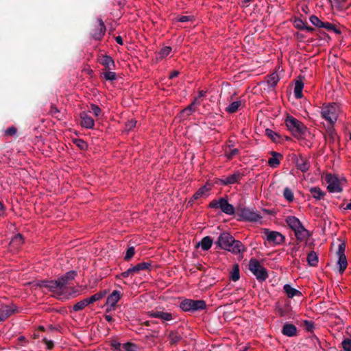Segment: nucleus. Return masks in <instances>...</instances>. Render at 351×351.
Here are the masks:
<instances>
[{"instance_id":"obj_1","label":"nucleus","mask_w":351,"mask_h":351,"mask_svg":"<svg viewBox=\"0 0 351 351\" xmlns=\"http://www.w3.org/2000/svg\"><path fill=\"white\" fill-rule=\"evenodd\" d=\"M38 285L44 292H50L53 297L58 299L68 298L69 292L59 278L57 280L41 281Z\"/></svg>"},{"instance_id":"obj_2","label":"nucleus","mask_w":351,"mask_h":351,"mask_svg":"<svg viewBox=\"0 0 351 351\" xmlns=\"http://www.w3.org/2000/svg\"><path fill=\"white\" fill-rule=\"evenodd\" d=\"M221 249H224L235 254L245 251V247L242 243L235 240L228 232L221 233Z\"/></svg>"},{"instance_id":"obj_3","label":"nucleus","mask_w":351,"mask_h":351,"mask_svg":"<svg viewBox=\"0 0 351 351\" xmlns=\"http://www.w3.org/2000/svg\"><path fill=\"white\" fill-rule=\"evenodd\" d=\"M288 226L294 231L298 241H306L310 237L309 232L302 225L300 221L294 216H289L286 218Z\"/></svg>"},{"instance_id":"obj_4","label":"nucleus","mask_w":351,"mask_h":351,"mask_svg":"<svg viewBox=\"0 0 351 351\" xmlns=\"http://www.w3.org/2000/svg\"><path fill=\"white\" fill-rule=\"evenodd\" d=\"M339 112V106L337 104L324 105L321 109L322 118L327 121L331 125L337 121Z\"/></svg>"},{"instance_id":"obj_5","label":"nucleus","mask_w":351,"mask_h":351,"mask_svg":"<svg viewBox=\"0 0 351 351\" xmlns=\"http://www.w3.org/2000/svg\"><path fill=\"white\" fill-rule=\"evenodd\" d=\"M285 122L288 129L296 137H301L306 130V128L300 121L293 117H287Z\"/></svg>"},{"instance_id":"obj_6","label":"nucleus","mask_w":351,"mask_h":351,"mask_svg":"<svg viewBox=\"0 0 351 351\" xmlns=\"http://www.w3.org/2000/svg\"><path fill=\"white\" fill-rule=\"evenodd\" d=\"M248 269L258 280H265L268 276L266 269L255 258L250 259Z\"/></svg>"},{"instance_id":"obj_7","label":"nucleus","mask_w":351,"mask_h":351,"mask_svg":"<svg viewBox=\"0 0 351 351\" xmlns=\"http://www.w3.org/2000/svg\"><path fill=\"white\" fill-rule=\"evenodd\" d=\"M328 184L327 189L331 193H339L342 191V186L346 182L344 178L339 179L335 176L331 174L326 175L325 178Z\"/></svg>"},{"instance_id":"obj_8","label":"nucleus","mask_w":351,"mask_h":351,"mask_svg":"<svg viewBox=\"0 0 351 351\" xmlns=\"http://www.w3.org/2000/svg\"><path fill=\"white\" fill-rule=\"evenodd\" d=\"M180 307L184 311H195L205 308L206 304L204 301L202 300H193L185 299L181 302Z\"/></svg>"},{"instance_id":"obj_9","label":"nucleus","mask_w":351,"mask_h":351,"mask_svg":"<svg viewBox=\"0 0 351 351\" xmlns=\"http://www.w3.org/2000/svg\"><path fill=\"white\" fill-rule=\"evenodd\" d=\"M122 296L120 291H113L107 298L106 306H107L106 313L114 311L117 303L119 301Z\"/></svg>"},{"instance_id":"obj_10","label":"nucleus","mask_w":351,"mask_h":351,"mask_svg":"<svg viewBox=\"0 0 351 351\" xmlns=\"http://www.w3.org/2000/svg\"><path fill=\"white\" fill-rule=\"evenodd\" d=\"M264 234L266 237V239L271 245H280L285 241V237L278 232L265 229Z\"/></svg>"},{"instance_id":"obj_11","label":"nucleus","mask_w":351,"mask_h":351,"mask_svg":"<svg viewBox=\"0 0 351 351\" xmlns=\"http://www.w3.org/2000/svg\"><path fill=\"white\" fill-rule=\"evenodd\" d=\"M106 32V27L102 19H97V23L92 30V37L97 40H100L104 37Z\"/></svg>"},{"instance_id":"obj_12","label":"nucleus","mask_w":351,"mask_h":351,"mask_svg":"<svg viewBox=\"0 0 351 351\" xmlns=\"http://www.w3.org/2000/svg\"><path fill=\"white\" fill-rule=\"evenodd\" d=\"M239 215L243 219L251 221H256L260 219V216L253 210L244 208L239 210Z\"/></svg>"},{"instance_id":"obj_13","label":"nucleus","mask_w":351,"mask_h":351,"mask_svg":"<svg viewBox=\"0 0 351 351\" xmlns=\"http://www.w3.org/2000/svg\"><path fill=\"white\" fill-rule=\"evenodd\" d=\"M200 105V101L198 98H195L193 101L182 110L180 116L183 119L187 118L197 110V107Z\"/></svg>"},{"instance_id":"obj_14","label":"nucleus","mask_w":351,"mask_h":351,"mask_svg":"<svg viewBox=\"0 0 351 351\" xmlns=\"http://www.w3.org/2000/svg\"><path fill=\"white\" fill-rule=\"evenodd\" d=\"M16 311L14 305H2L0 307V322L4 321Z\"/></svg>"},{"instance_id":"obj_15","label":"nucleus","mask_w":351,"mask_h":351,"mask_svg":"<svg viewBox=\"0 0 351 351\" xmlns=\"http://www.w3.org/2000/svg\"><path fill=\"white\" fill-rule=\"evenodd\" d=\"M148 315L151 317L160 318L163 321H170L173 317L171 313L160 311H149Z\"/></svg>"},{"instance_id":"obj_16","label":"nucleus","mask_w":351,"mask_h":351,"mask_svg":"<svg viewBox=\"0 0 351 351\" xmlns=\"http://www.w3.org/2000/svg\"><path fill=\"white\" fill-rule=\"evenodd\" d=\"M241 173L239 171L234 172L233 174L221 179V184L228 185L238 182L241 178Z\"/></svg>"},{"instance_id":"obj_17","label":"nucleus","mask_w":351,"mask_h":351,"mask_svg":"<svg viewBox=\"0 0 351 351\" xmlns=\"http://www.w3.org/2000/svg\"><path fill=\"white\" fill-rule=\"evenodd\" d=\"M212 184L207 183L204 186L199 189V190L193 195V199L197 200L202 197H206L208 195V191L211 189Z\"/></svg>"},{"instance_id":"obj_18","label":"nucleus","mask_w":351,"mask_h":351,"mask_svg":"<svg viewBox=\"0 0 351 351\" xmlns=\"http://www.w3.org/2000/svg\"><path fill=\"white\" fill-rule=\"evenodd\" d=\"M296 167L302 172H306L310 167L309 162L305 157L300 156L295 159Z\"/></svg>"},{"instance_id":"obj_19","label":"nucleus","mask_w":351,"mask_h":351,"mask_svg":"<svg viewBox=\"0 0 351 351\" xmlns=\"http://www.w3.org/2000/svg\"><path fill=\"white\" fill-rule=\"evenodd\" d=\"M221 211L232 215H234L235 210L234 206L229 204L225 197H221Z\"/></svg>"},{"instance_id":"obj_20","label":"nucleus","mask_w":351,"mask_h":351,"mask_svg":"<svg viewBox=\"0 0 351 351\" xmlns=\"http://www.w3.org/2000/svg\"><path fill=\"white\" fill-rule=\"evenodd\" d=\"M81 125L86 128H93L95 124L94 120L88 116L86 112H82L80 114Z\"/></svg>"},{"instance_id":"obj_21","label":"nucleus","mask_w":351,"mask_h":351,"mask_svg":"<svg viewBox=\"0 0 351 351\" xmlns=\"http://www.w3.org/2000/svg\"><path fill=\"white\" fill-rule=\"evenodd\" d=\"M23 243V238L21 234H19L12 239L10 243V247L12 250H17Z\"/></svg>"},{"instance_id":"obj_22","label":"nucleus","mask_w":351,"mask_h":351,"mask_svg":"<svg viewBox=\"0 0 351 351\" xmlns=\"http://www.w3.org/2000/svg\"><path fill=\"white\" fill-rule=\"evenodd\" d=\"M297 332L296 327L291 324H285L282 329V333L284 335L288 336V337H293L295 335Z\"/></svg>"},{"instance_id":"obj_23","label":"nucleus","mask_w":351,"mask_h":351,"mask_svg":"<svg viewBox=\"0 0 351 351\" xmlns=\"http://www.w3.org/2000/svg\"><path fill=\"white\" fill-rule=\"evenodd\" d=\"M99 62L104 66L107 69L111 70L114 69L115 67L114 62L113 59L109 56H103L100 60Z\"/></svg>"},{"instance_id":"obj_24","label":"nucleus","mask_w":351,"mask_h":351,"mask_svg":"<svg viewBox=\"0 0 351 351\" xmlns=\"http://www.w3.org/2000/svg\"><path fill=\"white\" fill-rule=\"evenodd\" d=\"M271 155L272 156L268 160V164L271 167H277L280 165V159L282 156L280 154L275 152H272Z\"/></svg>"},{"instance_id":"obj_25","label":"nucleus","mask_w":351,"mask_h":351,"mask_svg":"<svg viewBox=\"0 0 351 351\" xmlns=\"http://www.w3.org/2000/svg\"><path fill=\"white\" fill-rule=\"evenodd\" d=\"M76 274L75 271H71L67 272L65 275L60 278V280L62 282V283L64 285V287L68 290V284L69 281L74 279Z\"/></svg>"},{"instance_id":"obj_26","label":"nucleus","mask_w":351,"mask_h":351,"mask_svg":"<svg viewBox=\"0 0 351 351\" xmlns=\"http://www.w3.org/2000/svg\"><path fill=\"white\" fill-rule=\"evenodd\" d=\"M240 278L239 274V267L238 264L232 265L231 270L230 271V278L233 281H237Z\"/></svg>"},{"instance_id":"obj_27","label":"nucleus","mask_w":351,"mask_h":351,"mask_svg":"<svg viewBox=\"0 0 351 351\" xmlns=\"http://www.w3.org/2000/svg\"><path fill=\"white\" fill-rule=\"evenodd\" d=\"M309 191L312 196L316 199H322L325 195V193L319 187H312Z\"/></svg>"},{"instance_id":"obj_28","label":"nucleus","mask_w":351,"mask_h":351,"mask_svg":"<svg viewBox=\"0 0 351 351\" xmlns=\"http://www.w3.org/2000/svg\"><path fill=\"white\" fill-rule=\"evenodd\" d=\"M283 289L289 298H293L301 294L298 290L291 287L289 285H285Z\"/></svg>"},{"instance_id":"obj_29","label":"nucleus","mask_w":351,"mask_h":351,"mask_svg":"<svg viewBox=\"0 0 351 351\" xmlns=\"http://www.w3.org/2000/svg\"><path fill=\"white\" fill-rule=\"evenodd\" d=\"M307 262L310 266L315 267L318 263V256L317 254L312 251L307 256Z\"/></svg>"},{"instance_id":"obj_30","label":"nucleus","mask_w":351,"mask_h":351,"mask_svg":"<svg viewBox=\"0 0 351 351\" xmlns=\"http://www.w3.org/2000/svg\"><path fill=\"white\" fill-rule=\"evenodd\" d=\"M150 265H151L149 263H141L131 267V269L134 274L138 273L141 270L148 269Z\"/></svg>"},{"instance_id":"obj_31","label":"nucleus","mask_w":351,"mask_h":351,"mask_svg":"<svg viewBox=\"0 0 351 351\" xmlns=\"http://www.w3.org/2000/svg\"><path fill=\"white\" fill-rule=\"evenodd\" d=\"M304 84L302 81L298 80L295 82L294 88V94L296 98H301L302 97V88Z\"/></svg>"},{"instance_id":"obj_32","label":"nucleus","mask_w":351,"mask_h":351,"mask_svg":"<svg viewBox=\"0 0 351 351\" xmlns=\"http://www.w3.org/2000/svg\"><path fill=\"white\" fill-rule=\"evenodd\" d=\"M212 243V239L208 237H206L198 243V246H200L204 250H208L211 247Z\"/></svg>"},{"instance_id":"obj_33","label":"nucleus","mask_w":351,"mask_h":351,"mask_svg":"<svg viewBox=\"0 0 351 351\" xmlns=\"http://www.w3.org/2000/svg\"><path fill=\"white\" fill-rule=\"evenodd\" d=\"M106 295V291H100V292H98L94 295H93L92 296H90V298H86L87 300H88V303L90 304H92L96 301H98L99 300H101V298H103L105 295Z\"/></svg>"},{"instance_id":"obj_34","label":"nucleus","mask_w":351,"mask_h":351,"mask_svg":"<svg viewBox=\"0 0 351 351\" xmlns=\"http://www.w3.org/2000/svg\"><path fill=\"white\" fill-rule=\"evenodd\" d=\"M241 105V102L240 101H233L226 108L225 110L228 113H234L237 111Z\"/></svg>"},{"instance_id":"obj_35","label":"nucleus","mask_w":351,"mask_h":351,"mask_svg":"<svg viewBox=\"0 0 351 351\" xmlns=\"http://www.w3.org/2000/svg\"><path fill=\"white\" fill-rule=\"evenodd\" d=\"M339 256V259H338V265L339 266V271L340 273H343L344 271V270L346 269L347 267V265H348V263H347V259H346V256Z\"/></svg>"},{"instance_id":"obj_36","label":"nucleus","mask_w":351,"mask_h":351,"mask_svg":"<svg viewBox=\"0 0 351 351\" xmlns=\"http://www.w3.org/2000/svg\"><path fill=\"white\" fill-rule=\"evenodd\" d=\"M171 344H176L181 339L180 335L176 331H171L168 337Z\"/></svg>"},{"instance_id":"obj_37","label":"nucleus","mask_w":351,"mask_h":351,"mask_svg":"<svg viewBox=\"0 0 351 351\" xmlns=\"http://www.w3.org/2000/svg\"><path fill=\"white\" fill-rule=\"evenodd\" d=\"M239 153V149L237 148L234 149H227V147H224V155L227 158L228 160H231L233 156H236Z\"/></svg>"},{"instance_id":"obj_38","label":"nucleus","mask_w":351,"mask_h":351,"mask_svg":"<svg viewBox=\"0 0 351 351\" xmlns=\"http://www.w3.org/2000/svg\"><path fill=\"white\" fill-rule=\"evenodd\" d=\"M89 304L88 303L87 299H84L78 302H77L73 306V309L74 311H79L82 309H84L86 306H87Z\"/></svg>"},{"instance_id":"obj_39","label":"nucleus","mask_w":351,"mask_h":351,"mask_svg":"<svg viewBox=\"0 0 351 351\" xmlns=\"http://www.w3.org/2000/svg\"><path fill=\"white\" fill-rule=\"evenodd\" d=\"M278 81L279 77L278 75L276 73H274L271 75H270L267 79V83L271 87L275 86Z\"/></svg>"},{"instance_id":"obj_40","label":"nucleus","mask_w":351,"mask_h":351,"mask_svg":"<svg viewBox=\"0 0 351 351\" xmlns=\"http://www.w3.org/2000/svg\"><path fill=\"white\" fill-rule=\"evenodd\" d=\"M322 27H324L329 31H333L337 34H339L341 32L336 27V26L334 24L330 23H324Z\"/></svg>"},{"instance_id":"obj_41","label":"nucleus","mask_w":351,"mask_h":351,"mask_svg":"<svg viewBox=\"0 0 351 351\" xmlns=\"http://www.w3.org/2000/svg\"><path fill=\"white\" fill-rule=\"evenodd\" d=\"M171 51V48L170 47L166 46L161 49V50L158 52V58H164L167 56L170 52Z\"/></svg>"},{"instance_id":"obj_42","label":"nucleus","mask_w":351,"mask_h":351,"mask_svg":"<svg viewBox=\"0 0 351 351\" xmlns=\"http://www.w3.org/2000/svg\"><path fill=\"white\" fill-rule=\"evenodd\" d=\"M123 348L125 350V351H138V347L132 343H126L123 345Z\"/></svg>"},{"instance_id":"obj_43","label":"nucleus","mask_w":351,"mask_h":351,"mask_svg":"<svg viewBox=\"0 0 351 351\" xmlns=\"http://www.w3.org/2000/svg\"><path fill=\"white\" fill-rule=\"evenodd\" d=\"M285 198L289 202L293 200V193L289 188H285L283 193Z\"/></svg>"},{"instance_id":"obj_44","label":"nucleus","mask_w":351,"mask_h":351,"mask_svg":"<svg viewBox=\"0 0 351 351\" xmlns=\"http://www.w3.org/2000/svg\"><path fill=\"white\" fill-rule=\"evenodd\" d=\"M103 75H104V77L106 80L113 81V80H116V78H117L116 73L112 71H106V72L104 73Z\"/></svg>"},{"instance_id":"obj_45","label":"nucleus","mask_w":351,"mask_h":351,"mask_svg":"<svg viewBox=\"0 0 351 351\" xmlns=\"http://www.w3.org/2000/svg\"><path fill=\"white\" fill-rule=\"evenodd\" d=\"M310 21L311 22V23L313 25H314L316 27H322V25H323V22H322L319 19L318 17H317L315 15H312L311 17H310Z\"/></svg>"},{"instance_id":"obj_46","label":"nucleus","mask_w":351,"mask_h":351,"mask_svg":"<svg viewBox=\"0 0 351 351\" xmlns=\"http://www.w3.org/2000/svg\"><path fill=\"white\" fill-rule=\"evenodd\" d=\"M49 114L56 118L60 119L59 117L60 110L54 105L51 106Z\"/></svg>"},{"instance_id":"obj_47","label":"nucleus","mask_w":351,"mask_h":351,"mask_svg":"<svg viewBox=\"0 0 351 351\" xmlns=\"http://www.w3.org/2000/svg\"><path fill=\"white\" fill-rule=\"evenodd\" d=\"M342 346L345 351H351V339H346L342 341Z\"/></svg>"},{"instance_id":"obj_48","label":"nucleus","mask_w":351,"mask_h":351,"mask_svg":"<svg viewBox=\"0 0 351 351\" xmlns=\"http://www.w3.org/2000/svg\"><path fill=\"white\" fill-rule=\"evenodd\" d=\"M336 134L335 133L334 130L332 128H329L328 130V134L326 136V139L327 141H330L333 142L335 139Z\"/></svg>"},{"instance_id":"obj_49","label":"nucleus","mask_w":351,"mask_h":351,"mask_svg":"<svg viewBox=\"0 0 351 351\" xmlns=\"http://www.w3.org/2000/svg\"><path fill=\"white\" fill-rule=\"evenodd\" d=\"M135 253V250L134 247H130L127 250L126 254L125 255L124 259L126 261L130 260Z\"/></svg>"},{"instance_id":"obj_50","label":"nucleus","mask_w":351,"mask_h":351,"mask_svg":"<svg viewBox=\"0 0 351 351\" xmlns=\"http://www.w3.org/2000/svg\"><path fill=\"white\" fill-rule=\"evenodd\" d=\"M136 124V121L134 119H131L125 123V130L128 131L132 130L134 128H135Z\"/></svg>"},{"instance_id":"obj_51","label":"nucleus","mask_w":351,"mask_h":351,"mask_svg":"<svg viewBox=\"0 0 351 351\" xmlns=\"http://www.w3.org/2000/svg\"><path fill=\"white\" fill-rule=\"evenodd\" d=\"M74 143L81 149H85L87 147V144L82 139H75Z\"/></svg>"},{"instance_id":"obj_52","label":"nucleus","mask_w":351,"mask_h":351,"mask_svg":"<svg viewBox=\"0 0 351 351\" xmlns=\"http://www.w3.org/2000/svg\"><path fill=\"white\" fill-rule=\"evenodd\" d=\"M90 108H91L93 113L95 114V116L98 117L99 115H100L101 110L98 106L95 105V104H91Z\"/></svg>"},{"instance_id":"obj_53","label":"nucleus","mask_w":351,"mask_h":351,"mask_svg":"<svg viewBox=\"0 0 351 351\" xmlns=\"http://www.w3.org/2000/svg\"><path fill=\"white\" fill-rule=\"evenodd\" d=\"M345 250H346V244L344 243H342L339 245L337 255L338 256H341V255L346 256Z\"/></svg>"},{"instance_id":"obj_54","label":"nucleus","mask_w":351,"mask_h":351,"mask_svg":"<svg viewBox=\"0 0 351 351\" xmlns=\"http://www.w3.org/2000/svg\"><path fill=\"white\" fill-rule=\"evenodd\" d=\"M300 249V245L298 243L293 245V247L291 249L290 254L292 257H295L297 256V252Z\"/></svg>"},{"instance_id":"obj_55","label":"nucleus","mask_w":351,"mask_h":351,"mask_svg":"<svg viewBox=\"0 0 351 351\" xmlns=\"http://www.w3.org/2000/svg\"><path fill=\"white\" fill-rule=\"evenodd\" d=\"M16 133V129L14 127L8 128L5 131V134L7 136H14Z\"/></svg>"},{"instance_id":"obj_56","label":"nucleus","mask_w":351,"mask_h":351,"mask_svg":"<svg viewBox=\"0 0 351 351\" xmlns=\"http://www.w3.org/2000/svg\"><path fill=\"white\" fill-rule=\"evenodd\" d=\"M133 272L131 269V268L128 269V270H126L125 271L123 272L121 274L120 276L123 277V278H128V276H130V275H133Z\"/></svg>"},{"instance_id":"obj_57","label":"nucleus","mask_w":351,"mask_h":351,"mask_svg":"<svg viewBox=\"0 0 351 351\" xmlns=\"http://www.w3.org/2000/svg\"><path fill=\"white\" fill-rule=\"evenodd\" d=\"M111 346L116 350H120L121 344L119 342L114 341L111 343Z\"/></svg>"},{"instance_id":"obj_58","label":"nucleus","mask_w":351,"mask_h":351,"mask_svg":"<svg viewBox=\"0 0 351 351\" xmlns=\"http://www.w3.org/2000/svg\"><path fill=\"white\" fill-rule=\"evenodd\" d=\"M44 341L48 349H51L53 347V343L51 340L44 339Z\"/></svg>"},{"instance_id":"obj_59","label":"nucleus","mask_w":351,"mask_h":351,"mask_svg":"<svg viewBox=\"0 0 351 351\" xmlns=\"http://www.w3.org/2000/svg\"><path fill=\"white\" fill-rule=\"evenodd\" d=\"M304 324L306 325L308 330H311L313 328V324L311 322L305 321Z\"/></svg>"},{"instance_id":"obj_60","label":"nucleus","mask_w":351,"mask_h":351,"mask_svg":"<svg viewBox=\"0 0 351 351\" xmlns=\"http://www.w3.org/2000/svg\"><path fill=\"white\" fill-rule=\"evenodd\" d=\"M178 20L180 22H186V21H189L190 20V16H182L179 17Z\"/></svg>"},{"instance_id":"obj_61","label":"nucleus","mask_w":351,"mask_h":351,"mask_svg":"<svg viewBox=\"0 0 351 351\" xmlns=\"http://www.w3.org/2000/svg\"><path fill=\"white\" fill-rule=\"evenodd\" d=\"M210 207L211 208H219V201H214L210 204Z\"/></svg>"},{"instance_id":"obj_62","label":"nucleus","mask_w":351,"mask_h":351,"mask_svg":"<svg viewBox=\"0 0 351 351\" xmlns=\"http://www.w3.org/2000/svg\"><path fill=\"white\" fill-rule=\"evenodd\" d=\"M234 142L232 140L229 141L228 143L225 145L227 149H231L234 146Z\"/></svg>"},{"instance_id":"obj_63","label":"nucleus","mask_w":351,"mask_h":351,"mask_svg":"<svg viewBox=\"0 0 351 351\" xmlns=\"http://www.w3.org/2000/svg\"><path fill=\"white\" fill-rule=\"evenodd\" d=\"M178 75H179V72L177 71H173L172 73H170L169 78L170 79H173V78L177 77Z\"/></svg>"},{"instance_id":"obj_64","label":"nucleus","mask_w":351,"mask_h":351,"mask_svg":"<svg viewBox=\"0 0 351 351\" xmlns=\"http://www.w3.org/2000/svg\"><path fill=\"white\" fill-rule=\"evenodd\" d=\"M115 40H116V42H117L118 44H119V45H122L123 44V39H122V38H121V36H117V37L115 38Z\"/></svg>"}]
</instances>
